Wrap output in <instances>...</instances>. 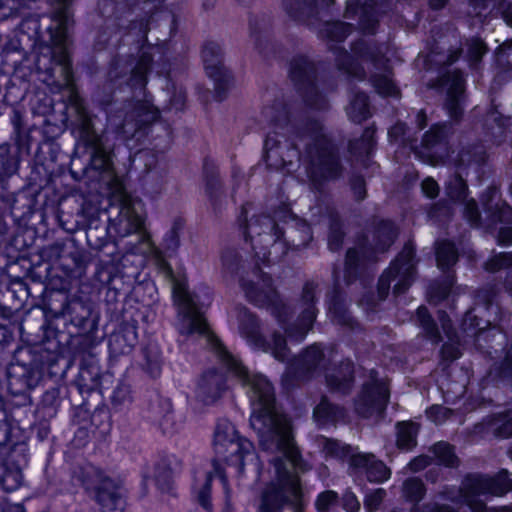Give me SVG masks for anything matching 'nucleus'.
<instances>
[{"label":"nucleus","mask_w":512,"mask_h":512,"mask_svg":"<svg viewBox=\"0 0 512 512\" xmlns=\"http://www.w3.org/2000/svg\"><path fill=\"white\" fill-rule=\"evenodd\" d=\"M288 489L266 483L261 491L257 512H283L290 502Z\"/></svg>","instance_id":"nucleus-21"},{"label":"nucleus","mask_w":512,"mask_h":512,"mask_svg":"<svg viewBox=\"0 0 512 512\" xmlns=\"http://www.w3.org/2000/svg\"><path fill=\"white\" fill-rule=\"evenodd\" d=\"M263 322H239V332L255 351L267 352L269 340L262 332Z\"/></svg>","instance_id":"nucleus-31"},{"label":"nucleus","mask_w":512,"mask_h":512,"mask_svg":"<svg viewBox=\"0 0 512 512\" xmlns=\"http://www.w3.org/2000/svg\"><path fill=\"white\" fill-rule=\"evenodd\" d=\"M71 479L99 505L101 512H124L127 498L120 482L92 463L77 464L71 469Z\"/></svg>","instance_id":"nucleus-7"},{"label":"nucleus","mask_w":512,"mask_h":512,"mask_svg":"<svg viewBox=\"0 0 512 512\" xmlns=\"http://www.w3.org/2000/svg\"><path fill=\"white\" fill-rule=\"evenodd\" d=\"M386 496V492L382 488L375 489L372 492H369L364 497V508L367 512H375L379 509L382 504L384 497Z\"/></svg>","instance_id":"nucleus-56"},{"label":"nucleus","mask_w":512,"mask_h":512,"mask_svg":"<svg viewBox=\"0 0 512 512\" xmlns=\"http://www.w3.org/2000/svg\"><path fill=\"white\" fill-rule=\"evenodd\" d=\"M182 461L175 454H163L153 467V480L157 491L176 498V478L181 473Z\"/></svg>","instance_id":"nucleus-13"},{"label":"nucleus","mask_w":512,"mask_h":512,"mask_svg":"<svg viewBox=\"0 0 512 512\" xmlns=\"http://www.w3.org/2000/svg\"><path fill=\"white\" fill-rule=\"evenodd\" d=\"M486 474L479 472L467 473L463 479L459 489L461 501L471 507H479L483 509L485 504L478 498L486 495Z\"/></svg>","instance_id":"nucleus-20"},{"label":"nucleus","mask_w":512,"mask_h":512,"mask_svg":"<svg viewBox=\"0 0 512 512\" xmlns=\"http://www.w3.org/2000/svg\"><path fill=\"white\" fill-rule=\"evenodd\" d=\"M436 258L438 267L441 269L449 268L457 259V252L454 245L450 242H440L437 246Z\"/></svg>","instance_id":"nucleus-49"},{"label":"nucleus","mask_w":512,"mask_h":512,"mask_svg":"<svg viewBox=\"0 0 512 512\" xmlns=\"http://www.w3.org/2000/svg\"><path fill=\"white\" fill-rule=\"evenodd\" d=\"M42 339L19 345L6 365L7 395L2 396V427H5L2 446L25 448L29 438L24 421L31 410V392L45 379L67 378L69 370L80 359L84 349L70 352L59 339L57 322H43Z\"/></svg>","instance_id":"nucleus-1"},{"label":"nucleus","mask_w":512,"mask_h":512,"mask_svg":"<svg viewBox=\"0 0 512 512\" xmlns=\"http://www.w3.org/2000/svg\"><path fill=\"white\" fill-rule=\"evenodd\" d=\"M191 333L199 332L207 335V342L218 363L204 369L196 381L195 394L204 405H213L222 398L228 389V377L241 381L249 379V370L238 355L233 354L221 338L211 330L210 322H186Z\"/></svg>","instance_id":"nucleus-3"},{"label":"nucleus","mask_w":512,"mask_h":512,"mask_svg":"<svg viewBox=\"0 0 512 512\" xmlns=\"http://www.w3.org/2000/svg\"><path fill=\"white\" fill-rule=\"evenodd\" d=\"M250 403V424L261 439L281 440L288 436L291 422L286 415L277 412L275 388L266 376L254 377L250 389Z\"/></svg>","instance_id":"nucleus-5"},{"label":"nucleus","mask_w":512,"mask_h":512,"mask_svg":"<svg viewBox=\"0 0 512 512\" xmlns=\"http://www.w3.org/2000/svg\"><path fill=\"white\" fill-rule=\"evenodd\" d=\"M114 374L110 371H101L96 358L84 351L78 363V372L71 381V388H74L82 400L75 407L73 421L79 425L75 432V439L79 445L85 446L89 442V434L95 438H105L112 429V419L109 407L102 403L98 404L91 412L89 397L97 393L104 399V393L114 383Z\"/></svg>","instance_id":"nucleus-2"},{"label":"nucleus","mask_w":512,"mask_h":512,"mask_svg":"<svg viewBox=\"0 0 512 512\" xmlns=\"http://www.w3.org/2000/svg\"><path fill=\"white\" fill-rule=\"evenodd\" d=\"M418 424L401 421L396 424V446L400 451H412L417 445Z\"/></svg>","instance_id":"nucleus-34"},{"label":"nucleus","mask_w":512,"mask_h":512,"mask_svg":"<svg viewBox=\"0 0 512 512\" xmlns=\"http://www.w3.org/2000/svg\"><path fill=\"white\" fill-rule=\"evenodd\" d=\"M322 451L325 457L340 461L348 460L352 466V458L356 455L353 453L351 445L342 443L340 440L331 437H324Z\"/></svg>","instance_id":"nucleus-36"},{"label":"nucleus","mask_w":512,"mask_h":512,"mask_svg":"<svg viewBox=\"0 0 512 512\" xmlns=\"http://www.w3.org/2000/svg\"><path fill=\"white\" fill-rule=\"evenodd\" d=\"M401 492L405 502L411 504L409 512H413L414 508L422 509L421 502L426 497L427 487L421 478L416 476L406 478Z\"/></svg>","instance_id":"nucleus-30"},{"label":"nucleus","mask_w":512,"mask_h":512,"mask_svg":"<svg viewBox=\"0 0 512 512\" xmlns=\"http://www.w3.org/2000/svg\"><path fill=\"white\" fill-rule=\"evenodd\" d=\"M264 149L265 160L269 166L280 168L287 165V161L282 157L283 148L278 145V141L273 136L266 138Z\"/></svg>","instance_id":"nucleus-43"},{"label":"nucleus","mask_w":512,"mask_h":512,"mask_svg":"<svg viewBox=\"0 0 512 512\" xmlns=\"http://www.w3.org/2000/svg\"><path fill=\"white\" fill-rule=\"evenodd\" d=\"M307 156L322 176L334 178L338 175L339 162L334 152V146L325 135L316 138L313 146L309 147Z\"/></svg>","instance_id":"nucleus-14"},{"label":"nucleus","mask_w":512,"mask_h":512,"mask_svg":"<svg viewBox=\"0 0 512 512\" xmlns=\"http://www.w3.org/2000/svg\"><path fill=\"white\" fill-rule=\"evenodd\" d=\"M466 190L465 182L460 177H455L447 185V193L452 199L461 200L464 198Z\"/></svg>","instance_id":"nucleus-61"},{"label":"nucleus","mask_w":512,"mask_h":512,"mask_svg":"<svg viewBox=\"0 0 512 512\" xmlns=\"http://www.w3.org/2000/svg\"><path fill=\"white\" fill-rule=\"evenodd\" d=\"M497 206L496 212H494V217L499 222H505L507 224L512 223V208L506 204H502L501 206Z\"/></svg>","instance_id":"nucleus-64"},{"label":"nucleus","mask_w":512,"mask_h":512,"mask_svg":"<svg viewBox=\"0 0 512 512\" xmlns=\"http://www.w3.org/2000/svg\"><path fill=\"white\" fill-rule=\"evenodd\" d=\"M317 322H277L286 338L292 344L302 343Z\"/></svg>","instance_id":"nucleus-40"},{"label":"nucleus","mask_w":512,"mask_h":512,"mask_svg":"<svg viewBox=\"0 0 512 512\" xmlns=\"http://www.w3.org/2000/svg\"><path fill=\"white\" fill-rule=\"evenodd\" d=\"M213 450L215 458L212 460L214 478H218L227 502L230 498L231 488L225 467L222 462L234 467L238 475L245 472L248 457L255 456L252 441L240 435L235 425L228 419H220L216 423L213 435Z\"/></svg>","instance_id":"nucleus-4"},{"label":"nucleus","mask_w":512,"mask_h":512,"mask_svg":"<svg viewBox=\"0 0 512 512\" xmlns=\"http://www.w3.org/2000/svg\"><path fill=\"white\" fill-rule=\"evenodd\" d=\"M395 235L396 231L393 224L389 221L383 222L378 230V236L379 238H384V244L383 246L379 247V250L384 251L388 246H390Z\"/></svg>","instance_id":"nucleus-60"},{"label":"nucleus","mask_w":512,"mask_h":512,"mask_svg":"<svg viewBox=\"0 0 512 512\" xmlns=\"http://www.w3.org/2000/svg\"><path fill=\"white\" fill-rule=\"evenodd\" d=\"M214 480V474L212 472H208L205 477V481L202 484L201 488L198 490L196 495V501L199 506L206 512L213 511V503H212V485Z\"/></svg>","instance_id":"nucleus-47"},{"label":"nucleus","mask_w":512,"mask_h":512,"mask_svg":"<svg viewBox=\"0 0 512 512\" xmlns=\"http://www.w3.org/2000/svg\"><path fill=\"white\" fill-rule=\"evenodd\" d=\"M141 369L151 379H158L162 375L164 357L160 345L155 341H148L141 347Z\"/></svg>","instance_id":"nucleus-22"},{"label":"nucleus","mask_w":512,"mask_h":512,"mask_svg":"<svg viewBox=\"0 0 512 512\" xmlns=\"http://www.w3.org/2000/svg\"><path fill=\"white\" fill-rule=\"evenodd\" d=\"M390 396L388 382L365 381L354 400L355 410L362 417L382 414L388 407Z\"/></svg>","instance_id":"nucleus-10"},{"label":"nucleus","mask_w":512,"mask_h":512,"mask_svg":"<svg viewBox=\"0 0 512 512\" xmlns=\"http://www.w3.org/2000/svg\"><path fill=\"white\" fill-rule=\"evenodd\" d=\"M512 266V253H499L494 255L487 263L486 269L496 271L498 269Z\"/></svg>","instance_id":"nucleus-57"},{"label":"nucleus","mask_w":512,"mask_h":512,"mask_svg":"<svg viewBox=\"0 0 512 512\" xmlns=\"http://www.w3.org/2000/svg\"><path fill=\"white\" fill-rule=\"evenodd\" d=\"M373 130H366L365 133L362 136V139L360 140V147L357 148L355 144L351 145V151L353 153H359V154H370L373 148Z\"/></svg>","instance_id":"nucleus-59"},{"label":"nucleus","mask_w":512,"mask_h":512,"mask_svg":"<svg viewBox=\"0 0 512 512\" xmlns=\"http://www.w3.org/2000/svg\"><path fill=\"white\" fill-rule=\"evenodd\" d=\"M434 461L438 466L456 469L460 466V459L456 454L455 446L447 441L435 442L431 448Z\"/></svg>","instance_id":"nucleus-33"},{"label":"nucleus","mask_w":512,"mask_h":512,"mask_svg":"<svg viewBox=\"0 0 512 512\" xmlns=\"http://www.w3.org/2000/svg\"><path fill=\"white\" fill-rule=\"evenodd\" d=\"M205 70L209 77L218 80L223 76V68L218 53L214 55V47L203 50Z\"/></svg>","instance_id":"nucleus-48"},{"label":"nucleus","mask_w":512,"mask_h":512,"mask_svg":"<svg viewBox=\"0 0 512 512\" xmlns=\"http://www.w3.org/2000/svg\"><path fill=\"white\" fill-rule=\"evenodd\" d=\"M151 59V54L143 51L139 59L130 65V75L127 82L131 87L143 88L145 86Z\"/></svg>","instance_id":"nucleus-37"},{"label":"nucleus","mask_w":512,"mask_h":512,"mask_svg":"<svg viewBox=\"0 0 512 512\" xmlns=\"http://www.w3.org/2000/svg\"><path fill=\"white\" fill-rule=\"evenodd\" d=\"M491 429L498 439L512 438V410L508 409L489 414L473 426V430L477 434L485 433Z\"/></svg>","instance_id":"nucleus-19"},{"label":"nucleus","mask_w":512,"mask_h":512,"mask_svg":"<svg viewBox=\"0 0 512 512\" xmlns=\"http://www.w3.org/2000/svg\"><path fill=\"white\" fill-rule=\"evenodd\" d=\"M242 288L246 298L256 306L268 308L277 301V293L267 275L257 274L253 280L243 281Z\"/></svg>","instance_id":"nucleus-18"},{"label":"nucleus","mask_w":512,"mask_h":512,"mask_svg":"<svg viewBox=\"0 0 512 512\" xmlns=\"http://www.w3.org/2000/svg\"><path fill=\"white\" fill-rule=\"evenodd\" d=\"M312 371H324L327 359L321 343H313L303 349L298 356Z\"/></svg>","instance_id":"nucleus-38"},{"label":"nucleus","mask_w":512,"mask_h":512,"mask_svg":"<svg viewBox=\"0 0 512 512\" xmlns=\"http://www.w3.org/2000/svg\"><path fill=\"white\" fill-rule=\"evenodd\" d=\"M287 341H289L284 333H280L279 331H273L271 334V340H269V348L266 353H270L273 358L279 362H285L291 351L288 346Z\"/></svg>","instance_id":"nucleus-42"},{"label":"nucleus","mask_w":512,"mask_h":512,"mask_svg":"<svg viewBox=\"0 0 512 512\" xmlns=\"http://www.w3.org/2000/svg\"><path fill=\"white\" fill-rule=\"evenodd\" d=\"M462 355L461 343H443L439 349V366L442 370L449 369Z\"/></svg>","instance_id":"nucleus-45"},{"label":"nucleus","mask_w":512,"mask_h":512,"mask_svg":"<svg viewBox=\"0 0 512 512\" xmlns=\"http://www.w3.org/2000/svg\"><path fill=\"white\" fill-rule=\"evenodd\" d=\"M348 419V411L345 406L332 402L325 394L320 396L312 411V420L320 430L346 424Z\"/></svg>","instance_id":"nucleus-16"},{"label":"nucleus","mask_w":512,"mask_h":512,"mask_svg":"<svg viewBox=\"0 0 512 512\" xmlns=\"http://www.w3.org/2000/svg\"><path fill=\"white\" fill-rule=\"evenodd\" d=\"M413 512H460L457 508L436 501H430L422 504V509L414 508Z\"/></svg>","instance_id":"nucleus-58"},{"label":"nucleus","mask_w":512,"mask_h":512,"mask_svg":"<svg viewBox=\"0 0 512 512\" xmlns=\"http://www.w3.org/2000/svg\"><path fill=\"white\" fill-rule=\"evenodd\" d=\"M339 496L336 491L325 490L318 494L315 506L318 512H328L338 502Z\"/></svg>","instance_id":"nucleus-54"},{"label":"nucleus","mask_w":512,"mask_h":512,"mask_svg":"<svg viewBox=\"0 0 512 512\" xmlns=\"http://www.w3.org/2000/svg\"><path fill=\"white\" fill-rule=\"evenodd\" d=\"M274 467L275 481H270L269 483L286 488L290 494L298 496L299 490L303 488L300 474L289 470L281 459L275 461Z\"/></svg>","instance_id":"nucleus-29"},{"label":"nucleus","mask_w":512,"mask_h":512,"mask_svg":"<svg viewBox=\"0 0 512 512\" xmlns=\"http://www.w3.org/2000/svg\"><path fill=\"white\" fill-rule=\"evenodd\" d=\"M456 322H440L441 328L443 330L444 335L447 338V341L445 343H461L460 335L457 331L456 326L454 325ZM461 327H480L482 322H458ZM486 327L489 328H496L500 327L499 324L502 322H484Z\"/></svg>","instance_id":"nucleus-44"},{"label":"nucleus","mask_w":512,"mask_h":512,"mask_svg":"<svg viewBox=\"0 0 512 512\" xmlns=\"http://www.w3.org/2000/svg\"><path fill=\"white\" fill-rule=\"evenodd\" d=\"M414 247L411 244L406 245L398 258L392 263L379 279L378 292L384 297L391 286L395 294L405 292L410 286L414 275Z\"/></svg>","instance_id":"nucleus-8"},{"label":"nucleus","mask_w":512,"mask_h":512,"mask_svg":"<svg viewBox=\"0 0 512 512\" xmlns=\"http://www.w3.org/2000/svg\"><path fill=\"white\" fill-rule=\"evenodd\" d=\"M389 62L390 59L387 57H377L374 59L375 68L381 70V72L375 73L371 78V82L379 94L396 96L398 89L390 77V71L387 65Z\"/></svg>","instance_id":"nucleus-27"},{"label":"nucleus","mask_w":512,"mask_h":512,"mask_svg":"<svg viewBox=\"0 0 512 512\" xmlns=\"http://www.w3.org/2000/svg\"><path fill=\"white\" fill-rule=\"evenodd\" d=\"M110 405L115 412H120L133 401V391L130 384L119 381L110 394Z\"/></svg>","instance_id":"nucleus-41"},{"label":"nucleus","mask_w":512,"mask_h":512,"mask_svg":"<svg viewBox=\"0 0 512 512\" xmlns=\"http://www.w3.org/2000/svg\"><path fill=\"white\" fill-rule=\"evenodd\" d=\"M441 86L447 90V109L451 117L457 118L461 114L460 96L464 88L463 76L460 72L447 75L441 82Z\"/></svg>","instance_id":"nucleus-25"},{"label":"nucleus","mask_w":512,"mask_h":512,"mask_svg":"<svg viewBox=\"0 0 512 512\" xmlns=\"http://www.w3.org/2000/svg\"><path fill=\"white\" fill-rule=\"evenodd\" d=\"M57 1L61 7L53 19L55 28H49L53 47L47 48L48 55H43L38 59V68L41 69L42 66H45L46 61L51 62L53 67L49 69L47 75L43 78V82L48 86L67 89L71 97V106H83L74 91L72 70L66 47L67 15L65 9L68 0Z\"/></svg>","instance_id":"nucleus-6"},{"label":"nucleus","mask_w":512,"mask_h":512,"mask_svg":"<svg viewBox=\"0 0 512 512\" xmlns=\"http://www.w3.org/2000/svg\"><path fill=\"white\" fill-rule=\"evenodd\" d=\"M304 299V312L305 315L302 320H314L316 318L315 308L313 306L314 294L311 290H306L303 296Z\"/></svg>","instance_id":"nucleus-63"},{"label":"nucleus","mask_w":512,"mask_h":512,"mask_svg":"<svg viewBox=\"0 0 512 512\" xmlns=\"http://www.w3.org/2000/svg\"><path fill=\"white\" fill-rule=\"evenodd\" d=\"M450 413L451 410L449 408L444 407L443 405L440 404H432L426 410L428 418L435 422L446 420Z\"/></svg>","instance_id":"nucleus-62"},{"label":"nucleus","mask_w":512,"mask_h":512,"mask_svg":"<svg viewBox=\"0 0 512 512\" xmlns=\"http://www.w3.org/2000/svg\"><path fill=\"white\" fill-rule=\"evenodd\" d=\"M312 371L299 357L287 364L285 372L282 375V384L284 387H296L298 383L311 381L315 377Z\"/></svg>","instance_id":"nucleus-28"},{"label":"nucleus","mask_w":512,"mask_h":512,"mask_svg":"<svg viewBox=\"0 0 512 512\" xmlns=\"http://www.w3.org/2000/svg\"><path fill=\"white\" fill-rule=\"evenodd\" d=\"M76 501V490L69 489L65 492L60 491L52 499V506L55 510L59 509L60 512H66Z\"/></svg>","instance_id":"nucleus-52"},{"label":"nucleus","mask_w":512,"mask_h":512,"mask_svg":"<svg viewBox=\"0 0 512 512\" xmlns=\"http://www.w3.org/2000/svg\"><path fill=\"white\" fill-rule=\"evenodd\" d=\"M60 403V389L57 387L47 389L43 392L35 407V417L39 419H50L55 417Z\"/></svg>","instance_id":"nucleus-32"},{"label":"nucleus","mask_w":512,"mask_h":512,"mask_svg":"<svg viewBox=\"0 0 512 512\" xmlns=\"http://www.w3.org/2000/svg\"><path fill=\"white\" fill-rule=\"evenodd\" d=\"M492 370L489 371V375ZM495 378L512 382V339L503 359L493 369Z\"/></svg>","instance_id":"nucleus-50"},{"label":"nucleus","mask_w":512,"mask_h":512,"mask_svg":"<svg viewBox=\"0 0 512 512\" xmlns=\"http://www.w3.org/2000/svg\"><path fill=\"white\" fill-rule=\"evenodd\" d=\"M486 484V495L503 497L512 491V478L505 468L494 475L486 474Z\"/></svg>","instance_id":"nucleus-35"},{"label":"nucleus","mask_w":512,"mask_h":512,"mask_svg":"<svg viewBox=\"0 0 512 512\" xmlns=\"http://www.w3.org/2000/svg\"><path fill=\"white\" fill-rule=\"evenodd\" d=\"M350 25L342 23V22H335L326 24L325 28L321 31V33L330 39L340 41L344 39L349 33H350Z\"/></svg>","instance_id":"nucleus-53"},{"label":"nucleus","mask_w":512,"mask_h":512,"mask_svg":"<svg viewBox=\"0 0 512 512\" xmlns=\"http://www.w3.org/2000/svg\"><path fill=\"white\" fill-rule=\"evenodd\" d=\"M246 234L251 238L253 249L259 257L262 253L257 251L258 246L264 248L271 246V249L277 253L278 250H283L285 243L281 241L282 231L274 223V221L267 217H258L247 224Z\"/></svg>","instance_id":"nucleus-12"},{"label":"nucleus","mask_w":512,"mask_h":512,"mask_svg":"<svg viewBox=\"0 0 512 512\" xmlns=\"http://www.w3.org/2000/svg\"><path fill=\"white\" fill-rule=\"evenodd\" d=\"M487 49L485 44L479 38H473L466 42L462 52L465 57L471 62H477L486 53Z\"/></svg>","instance_id":"nucleus-51"},{"label":"nucleus","mask_w":512,"mask_h":512,"mask_svg":"<svg viewBox=\"0 0 512 512\" xmlns=\"http://www.w3.org/2000/svg\"><path fill=\"white\" fill-rule=\"evenodd\" d=\"M28 439H25V448L13 446L12 443L2 446V451L7 449L9 454L2 457V492L11 493L24 484L22 465L28 462Z\"/></svg>","instance_id":"nucleus-11"},{"label":"nucleus","mask_w":512,"mask_h":512,"mask_svg":"<svg viewBox=\"0 0 512 512\" xmlns=\"http://www.w3.org/2000/svg\"><path fill=\"white\" fill-rule=\"evenodd\" d=\"M352 467L363 469L367 480L372 483H383L391 476L383 461L372 459L367 454L356 453L352 458Z\"/></svg>","instance_id":"nucleus-23"},{"label":"nucleus","mask_w":512,"mask_h":512,"mask_svg":"<svg viewBox=\"0 0 512 512\" xmlns=\"http://www.w3.org/2000/svg\"><path fill=\"white\" fill-rule=\"evenodd\" d=\"M142 94L143 99L136 100L123 125V133L137 139L142 137L146 126L158 117V109L151 104L144 92Z\"/></svg>","instance_id":"nucleus-15"},{"label":"nucleus","mask_w":512,"mask_h":512,"mask_svg":"<svg viewBox=\"0 0 512 512\" xmlns=\"http://www.w3.org/2000/svg\"><path fill=\"white\" fill-rule=\"evenodd\" d=\"M346 18L359 17V26L361 29L371 31L375 22L374 10L367 6H360L358 0H347Z\"/></svg>","instance_id":"nucleus-39"},{"label":"nucleus","mask_w":512,"mask_h":512,"mask_svg":"<svg viewBox=\"0 0 512 512\" xmlns=\"http://www.w3.org/2000/svg\"><path fill=\"white\" fill-rule=\"evenodd\" d=\"M324 384L331 395L349 396L356 383V364L350 357L339 361L327 360L323 371Z\"/></svg>","instance_id":"nucleus-9"},{"label":"nucleus","mask_w":512,"mask_h":512,"mask_svg":"<svg viewBox=\"0 0 512 512\" xmlns=\"http://www.w3.org/2000/svg\"><path fill=\"white\" fill-rule=\"evenodd\" d=\"M113 332L108 336L107 347L110 358L128 355L138 342L139 322H115Z\"/></svg>","instance_id":"nucleus-17"},{"label":"nucleus","mask_w":512,"mask_h":512,"mask_svg":"<svg viewBox=\"0 0 512 512\" xmlns=\"http://www.w3.org/2000/svg\"><path fill=\"white\" fill-rule=\"evenodd\" d=\"M445 128V125H435L425 134L421 149L415 152L420 159L431 165L439 163L437 154L442 149L441 139Z\"/></svg>","instance_id":"nucleus-24"},{"label":"nucleus","mask_w":512,"mask_h":512,"mask_svg":"<svg viewBox=\"0 0 512 512\" xmlns=\"http://www.w3.org/2000/svg\"><path fill=\"white\" fill-rule=\"evenodd\" d=\"M420 324L425 339L430 341L433 345H438L442 342V334L440 331V322H415Z\"/></svg>","instance_id":"nucleus-55"},{"label":"nucleus","mask_w":512,"mask_h":512,"mask_svg":"<svg viewBox=\"0 0 512 512\" xmlns=\"http://www.w3.org/2000/svg\"><path fill=\"white\" fill-rule=\"evenodd\" d=\"M347 113L355 122H361L370 115L368 99L365 94L356 95L348 107Z\"/></svg>","instance_id":"nucleus-46"},{"label":"nucleus","mask_w":512,"mask_h":512,"mask_svg":"<svg viewBox=\"0 0 512 512\" xmlns=\"http://www.w3.org/2000/svg\"><path fill=\"white\" fill-rule=\"evenodd\" d=\"M334 0H284L283 6L288 15L297 21L306 19L317 13L320 6H329Z\"/></svg>","instance_id":"nucleus-26"}]
</instances>
